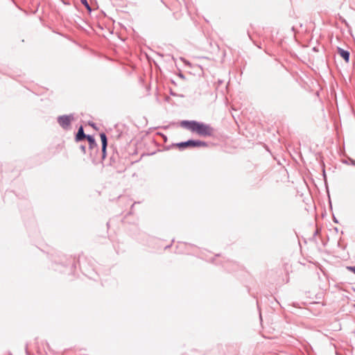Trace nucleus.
Masks as SVG:
<instances>
[{"instance_id": "obj_1", "label": "nucleus", "mask_w": 355, "mask_h": 355, "mask_svg": "<svg viewBox=\"0 0 355 355\" xmlns=\"http://www.w3.org/2000/svg\"><path fill=\"white\" fill-rule=\"evenodd\" d=\"M180 125L202 137L211 136L214 132V129L210 125L195 121H182Z\"/></svg>"}, {"instance_id": "obj_2", "label": "nucleus", "mask_w": 355, "mask_h": 355, "mask_svg": "<svg viewBox=\"0 0 355 355\" xmlns=\"http://www.w3.org/2000/svg\"><path fill=\"white\" fill-rule=\"evenodd\" d=\"M205 146V144L202 141H194L192 140H189L186 142H182L177 144V146L180 148H187V147H194V146Z\"/></svg>"}, {"instance_id": "obj_3", "label": "nucleus", "mask_w": 355, "mask_h": 355, "mask_svg": "<svg viewBox=\"0 0 355 355\" xmlns=\"http://www.w3.org/2000/svg\"><path fill=\"white\" fill-rule=\"evenodd\" d=\"M72 119L71 116H62L58 118V123L62 128H67L69 126Z\"/></svg>"}, {"instance_id": "obj_4", "label": "nucleus", "mask_w": 355, "mask_h": 355, "mask_svg": "<svg viewBox=\"0 0 355 355\" xmlns=\"http://www.w3.org/2000/svg\"><path fill=\"white\" fill-rule=\"evenodd\" d=\"M100 137H101V141H102V153H103V156L105 157V153H106V147H107V137H106V135L105 133H101L100 135Z\"/></svg>"}, {"instance_id": "obj_5", "label": "nucleus", "mask_w": 355, "mask_h": 355, "mask_svg": "<svg viewBox=\"0 0 355 355\" xmlns=\"http://www.w3.org/2000/svg\"><path fill=\"white\" fill-rule=\"evenodd\" d=\"M338 53L342 57L346 62H349V53L347 51L343 50L340 48L338 49Z\"/></svg>"}, {"instance_id": "obj_6", "label": "nucleus", "mask_w": 355, "mask_h": 355, "mask_svg": "<svg viewBox=\"0 0 355 355\" xmlns=\"http://www.w3.org/2000/svg\"><path fill=\"white\" fill-rule=\"evenodd\" d=\"M86 137V135L84 133L83 127H80L76 135V140L80 141Z\"/></svg>"}, {"instance_id": "obj_7", "label": "nucleus", "mask_w": 355, "mask_h": 355, "mask_svg": "<svg viewBox=\"0 0 355 355\" xmlns=\"http://www.w3.org/2000/svg\"><path fill=\"white\" fill-rule=\"evenodd\" d=\"M85 138H87V141L89 142V144L91 145L95 144V139H94L93 137H92L90 135H87V136H86Z\"/></svg>"}, {"instance_id": "obj_8", "label": "nucleus", "mask_w": 355, "mask_h": 355, "mask_svg": "<svg viewBox=\"0 0 355 355\" xmlns=\"http://www.w3.org/2000/svg\"><path fill=\"white\" fill-rule=\"evenodd\" d=\"M81 3L85 5V6L89 10H91V8L87 3V0H80Z\"/></svg>"}, {"instance_id": "obj_9", "label": "nucleus", "mask_w": 355, "mask_h": 355, "mask_svg": "<svg viewBox=\"0 0 355 355\" xmlns=\"http://www.w3.org/2000/svg\"><path fill=\"white\" fill-rule=\"evenodd\" d=\"M347 269L355 273V267L348 266L347 267Z\"/></svg>"}]
</instances>
